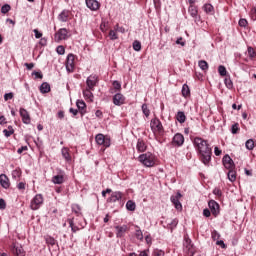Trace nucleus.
I'll list each match as a JSON object with an SVG mask.
<instances>
[{"label": "nucleus", "instance_id": "obj_9", "mask_svg": "<svg viewBox=\"0 0 256 256\" xmlns=\"http://www.w3.org/2000/svg\"><path fill=\"white\" fill-rule=\"evenodd\" d=\"M181 197H183V195H181V192H177L176 195H173L170 197L171 203H173L175 209H177V211H182L183 210V205L181 204V201H179V199H181Z\"/></svg>", "mask_w": 256, "mask_h": 256}, {"label": "nucleus", "instance_id": "obj_11", "mask_svg": "<svg viewBox=\"0 0 256 256\" xmlns=\"http://www.w3.org/2000/svg\"><path fill=\"white\" fill-rule=\"evenodd\" d=\"M66 71H68V73H73V71H75V56L73 54H68L67 56Z\"/></svg>", "mask_w": 256, "mask_h": 256}, {"label": "nucleus", "instance_id": "obj_43", "mask_svg": "<svg viewBox=\"0 0 256 256\" xmlns=\"http://www.w3.org/2000/svg\"><path fill=\"white\" fill-rule=\"evenodd\" d=\"M211 237L213 241H219V239H221V234H219L217 230H213L211 233Z\"/></svg>", "mask_w": 256, "mask_h": 256}, {"label": "nucleus", "instance_id": "obj_48", "mask_svg": "<svg viewBox=\"0 0 256 256\" xmlns=\"http://www.w3.org/2000/svg\"><path fill=\"white\" fill-rule=\"evenodd\" d=\"M91 91H94V90H91V89H89V87H87V89H85L83 91L84 97H93V92H91Z\"/></svg>", "mask_w": 256, "mask_h": 256}, {"label": "nucleus", "instance_id": "obj_7", "mask_svg": "<svg viewBox=\"0 0 256 256\" xmlns=\"http://www.w3.org/2000/svg\"><path fill=\"white\" fill-rule=\"evenodd\" d=\"M55 41H65L69 39V31L66 28H60L54 35Z\"/></svg>", "mask_w": 256, "mask_h": 256}, {"label": "nucleus", "instance_id": "obj_33", "mask_svg": "<svg viewBox=\"0 0 256 256\" xmlns=\"http://www.w3.org/2000/svg\"><path fill=\"white\" fill-rule=\"evenodd\" d=\"M245 147L246 149H248V151H253V149H255V141H253V139L247 140L245 143Z\"/></svg>", "mask_w": 256, "mask_h": 256}, {"label": "nucleus", "instance_id": "obj_61", "mask_svg": "<svg viewBox=\"0 0 256 256\" xmlns=\"http://www.w3.org/2000/svg\"><path fill=\"white\" fill-rule=\"evenodd\" d=\"M213 193H214V195H217V197H221V195H223V192H221V189H219V188H215L213 190Z\"/></svg>", "mask_w": 256, "mask_h": 256}, {"label": "nucleus", "instance_id": "obj_41", "mask_svg": "<svg viewBox=\"0 0 256 256\" xmlns=\"http://www.w3.org/2000/svg\"><path fill=\"white\" fill-rule=\"evenodd\" d=\"M218 73L221 75V77H225L227 75V68H225L223 65H220L218 67Z\"/></svg>", "mask_w": 256, "mask_h": 256}, {"label": "nucleus", "instance_id": "obj_24", "mask_svg": "<svg viewBox=\"0 0 256 256\" xmlns=\"http://www.w3.org/2000/svg\"><path fill=\"white\" fill-rule=\"evenodd\" d=\"M136 149L139 153H145L147 151V145L142 139H138Z\"/></svg>", "mask_w": 256, "mask_h": 256}, {"label": "nucleus", "instance_id": "obj_3", "mask_svg": "<svg viewBox=\"0 0 256 256\" xmlns=\"http://www.w3.org/2000/svg\"><path fill=\"white\" fill-rule=\"evenodd\" d=\"M119 203L120 207H123L125 203L123 202V192L115 191L112 192L110 197L107 199V203Z\"/></svg>", "mask_w": 256, "mask_h": 256}, {"label": "nucleus", "instance_id": "obj_42", "mask_svg": "<svg viewBox=\"0 0 256 256\" xmlns=\"http://www.w3.org/2000/svg\"><path fill=\"white\" fill-rule=\"evenodd\" d=\"M10 11H11V5H9V4H4L1 7V13H3L4 15L9 13Z\"/></svg>", "mask_w": 256, "mask_h": 256}, {"label": "nucleus", "instance_id": "obj_16", "mask_svg": "<svg viewBox=\"0 0 256 256\" xmlns=\"http://www.w3.org/2000/svg\"><path fill=\"white\" fill-rule=\"evenodd\" d=\"M20 117L22 118V122L25 125H29L31 123V116L29 115V112L25 108H20L19 110Z\"/></svg>", "mask_w": 256, "mask_h": 256}, {"label": "nucleus", "instance_id": "obj_64", "mask_svg": "<svg viewBox=\"0 0 256 256\" xmlns=\"http://www.w3.org/2000/svg\"><path fill=\"white\" fill-rule=\"evenodd\" d=\"M27 146H21L18 150H17V153L19 155H21V153H23V151H27Z\"/></svg>", "mask_w": 256, "mask_h": 256}, {"label": "nucleus", "instance_id": "obj_1", "mask_svg": "<svg viewBox=\"0 0 256 256\" xmlns=\"http://www.w3.org/2000/svg\"><path fill=\"white\" fill-rule=\"evenodd\" d=\"M193 145L194 149L198 153L200 161L204 165L209 166L211 163V156L213 155V150L211 149L209 142L201 137H195L193 140Z\"/></svg>", "mask_w": 256, "mask_h": 256}, {"label": "nucleus", "instance_id": "obj_44", "mask_svg": "<svg viewBox=\"0 0 256 256\" xmlns=\"http://www.w3.org/2000/svg\"><path fill=\"white\" fill-rule=\"evenodd\" d=\"M45 239H46L47 245H51L52 247L53 245H55V243H57V240H55V238L51 236H47Z\"/></svg>", "mask_w": 256, "mask_h": 256}, {"label": "nucleus", "instance_id": "obj_5", "mask_svg": "<svg viewBox=\"0 0 256 256\" xmlns=\"http://www.w3.org/2000/svg\"><path fill=\"white\" fill-rule=\"evenodd\" d=\"M97 145H103V147H111V138L105 137L102 133L95 136Z\"/></svg>", "mask_w": 256, "mask_h": 256}, {"label": "nucleus", "instance_id": "obj_38", "mask_svg": "<svg viewBox=\"0 0 256 256\" xmlns=\"http://www.w3.org/2000/svg\"><path fill=\"white\" fill-rule=\"evenodd\" d=\"M109 38L111 41H116V39H119V36L117 35V30H115V27H114V30H110Z\"/></svg>", "mask_w": 256, "mask_h": 256}, {"label": "nucleus", "instance_id": "obj_21", "mask_svg": "<svg viewBox=\"0 0 256 256\" xmlns=\"http://www.w3.org/2000/svg\"><path fill=\"white\" fill-rule=\"evenodd\" d=\"M0 185L3 187V189H9L11 186V183L9 182V177L5 174L0 175Z\"/></svg>", "mask_w": 256, "mask_h": 256}, {"label": "nucleus", "instance_id": "obj_56", "mask_svg": "<svg viewBox=\"0 0 256 256\" xmlns=\"http://www.w3.org/2000/svg\"><path fill=\"white\" fill-rule=\"evenodd\" d=\"M216 245H219L222 249H227V245L223 240H217Z\"/></svg>", "mask_w": 256, "mask_h": 256}, {"label": "nucleus", "instance_id": "obj_60", "mask_svg": "<svg viewBox=\"0 0 256 256\" xmlns=\"http://www.w3.org/2000/svg\"><path fill=\"white\" fill-rule=\"evenodd\" d=\"M25 182H19L17 185V189H19V191H25Z\"/></svg>", "mask_w": 256, "mask_h": 256}, {"label": "nucleus", "instance_id": "obj_23", "mask_svg": "<svg viewBox=\"0 0 256 256\" xmlns=\"http://www.w3.org/2000/svg\"><path fill=\"white\" fill-rule=\"evenodd\" d=\"M188 13L197 21V17H199V10L197 9V6L190 5L188 8Z\"/></svg>", "mask_w": 256, "mask_h": 256}, {"label": "nucleus", "instance_id": "obj_30", "mask_svg": "<svg viewBox=\"0 0 256 256\" xmlns=\"http://www.w3.org/2000/svg\"><path fill=\"white\" fill-rule=\"evenodd\" d=\"M126 209L127 211H135V209H137V205L133 200H128L126 203Z\"/></svg>", "mask_w": 256, "mask_h": 256}, {"label": "nucleus", "instance_id": "obj_10", "mask_svg": "<svg viewBox=\"0 0 256 256\" xmlns=\"http://www.w3.org/2000/svg\"><path fill=\"white\" fill-rule=\"evenodd\" d=\"M97 83H99V76L92 74L86 79V85L88 89L95 90L97 87Z\"/></svg>", "mask_w": 256, "mask_h": 256}, {"label": "nucleus", "instance_id": "obj_35", "mask_svg": "<svg viewBox=\"0 0 256 256\" xmlns=\"http://www.w3.org/2000/svg\"><path fill=\"white\" fill-rule=\"evenodd\" d=\"M198 66L200 67V69H201L202 71H207V69H209V64H208L207 61H205V60H200V61L198 62Z\"/></svg>", "mask_w": 256, "mask_h": 256}, {"label": "nucleus", "instance_id": "obj_54", "mask_svg": "<svg viewBox=\"0 0 256 256\" xmlns=\"http://www.w3.org/2000/svg\"><path fill=\"white\" fill-rule=\"evenodd\" d=\"M248 56L253 59V57H255V50L253 49V47H248Z\"/></svg>", "mask_w": 256, "mask_h": 256}, {"label": "nucleus", "instance_id": "obj_29", "mask_svg": "<svg viewBox=\"0 0 256 256\" xmlns=\"http://www.w3.org/2000/svg\"><path fill=\"white\" fill-rule=\"evenodd\" d=\"M49 91H51V85H49V83L47 82H43L40 86V93H49Z\"/></svg>", "mask_w": 256, "mask_h": 256}, {"label": "nucleus", "instance_id": "obj_46", "mask_svg": "<svg viewBox=\"0 0 256 256\" xmlns=\"http://www.w3.org/2000/svg\"><path fill=\"white\" fill-rule=\"evenodd\" d=\"M224 83L227 89H233V81L231 80V78H225Z\"/></svg>", "mask_w": 256, "mask_h": 256}, {"label": "nucleus", "instance_id": "obj_19", "mask_svg": "<svg viewBox=\"0 0 256 256\" xmlns=\"http://www.w3.org/2000/svg\"><path fill=\"white\" fill-rule=\"evenodd\" d=\"M113 103L114 105H117L118 107H121V105L125 104V96L121 93H117L113 96Z\"/></svg>", "mask_w": 256, "mask_h": 256}, {"label": "nucleus", "instance_id": "obj_32", "mask_svg": "<svg viewBox=\"0 0 256 256\" xmlns=\"http://www.w3.org/2000/svg\"><path fill=\"white\" fill-rule=\"evenodd\" d=\"M182 95L184 97H189V95H191V89H189V85L183 84V86H182Z\"/></svg>", "mask_w": 256, "mask_h": 256}, {"label": "nucleus", "instance_id": "obj_36", "mask_svg": "<svg viewBox=\"0 0 256 256\" xmlns=\"http://www.w3.org/2000/svg\"><path fill=\"white\" fill-rule=\"evenodd\" d=\"M3 133H4L5 137H11V135H13V133H15V130L13 129V126H8L7 129L3 130Z\"/></svg>", "mask_w": 256, "mask_h": 256}, {"label": "nucleus", "instance_id": "obj_49", "mask_svg": "<svg viewBox=\"0 0 256 256\" xmlns=\"http://www.w3.org/2000/svg\"><path fill=\"white\" fill-rule=\"evenodd\" d=\"M73 212L75 213V215H77V217H79V215H81V207L79 205H75L72 208Z\"/></svg>", "mask_w": 256, "mask_h": 256}, {"label": "nucleus", "instance_id": "obj_2", "mask_svg": "<svg viewBox=\"0 0 256 256\" xmlns=\"http://www.w3.org/2000/svg\"><path fill=\"white\" fill-rule=\"evenodd\" d=\"M138 159L144 167H153L155 165V157L151 153L141 154Z\"/></svg>", "mask_w": 256, "mask_h": 256}, {"label": "nucleus", "instance_id": "obj_52", "mask_svg": "<svg viewBox=\"0 0 256 256\" xmlns=\"http://www.w3.org/2000/svg\"><path fill=\"white\" fill-rule=\"evenodd\" d=\"M240 27H246L248 25L247 19L241 18L238 22Z\"/></svg>", "mask_w": 256, "mask_h": 256}, {"label": "nucleus", "instance_id": "obj_59", "mask_svg": "<svg viewBox=\"0 0 256 256\" xmlns=\"http://www.w3.org/2000/svg\"><path fill=\"white\" fill-rule=\"evenodd\" d=\"M33 31L36 39H41V37H43V33L39 32V30L34 29Z\"/></svg>", "mask_w": 256, "mask_h": 256}, {"label": "nucleus", "instance_id": "obj_39", "mask_svg": "<svg viewBox=\"0 0 256 256\" xmlns=\"http://www.w3.org/2000/svg\"><path fill=\"white\" fill-rule=\"evenodd\" d=\"M203 9H204L205 13L213 14V11H214L213 5H211V4H204Z\"/></svg>", "mask_w": 256, "mask_h": 256}, {"label": "nucleus", "instance_id": "obj_50", "mask_svg": "<svg viewBox=\"0 0 256 256\" xmlns=\"http://www.w3.org/2000/svg\"><path fill=\"white\" fill-rule=\"evenodd\" d=\"M56 52L58 55H65V47L63 45H60L56 48Z\"/></svg>", "mask_w": 256, "mask_h": 256}, {"label": "nucleus", "instance_id": "obj_4", "mask_svg": "<svg viewBox=\"0 0 256 256\" xmlns=\"http://www.w3.org/2000/svg\"><path fill=\"white\" fill-rule=\"evenodd\" d=\"M41 205H43V195L36 194L30 202V209L37 211V209H41Z\"/></svg>", "mask_w": 256, "mask_h": 256}, {"label": "nucleus", "instance_id": "obj_13", "mask_svg": "<svg viewBox=\"0 0 256 256\" xmlns=\"http://www.w3.org/2000/svg\"><path fill=\"white\" fill-rule=\"evenodd\" d=\"M208 207H209L213 216L217 217L219 215L220 206H219V203H217L215 200H210L208 202Z\"/></svg>", "mask_w": 256, "mask_h": 256}, {"label": "nucleus", "instance_id": "obj_55", "mask_svg": "<svg viewBox=\"0 0 256 256\" xmlns=\"http://www.w3.org/2000/svg\"><path fill=\"white\" fill-rule=\"evenodd\" d=\"M113 87H114V89H116V91H120V89H121V83H120L119 81L115 80V81L113 82Z\"/></svg>", "mask_w": 256, "mask_h": 256}, {"label": "nucleus", "instance_id": "obj_51", "mask_svg": "<svg viewBox=\"0 0 256 256\" xmlns=\"http://www.w3.org/2000/svg\"><path fill=\"white\" fill-rule=\"evenodd\" d=\"M13 97H14L13 92L6 93V94H4V101H9V100L13 99Z\"/></svg>", "mask_w": 256, "mask_h": 256}, {"label": "nucleus", "instance_id": "obj_28", "mask_svg": "<svg viewBox=\"0 0 256 256\" xmlns=\"http://www.w3.org/2000/svg\"><path fill=\"white\" fill-rule=\"evenodd\" d=\"M176 119L178 123H185V121H187V116H185V112L178 111L176 115Z\"/></svg>", "mask_w": 256, "mask_h": 256}, {"label": "nucleus", "instance_id": "obj_17", "mask_svg": "<svg viewBox=\"0 0 256 256\" xmlns=\"http://www.w3.org/2000/svg\"><path fill=\"white\" fill-rule=\"evenodd\" d=\"M86 2V7L90 9V11H99L101 7V3L97 0H85Z\"/></svg>", "mask_w": 256, "mask_h": 256}, {"label": "nucleus", "instance_id": "obj_6", "mask_svg": "<svg viewBox=\"0 0 256 256\" xmlns=\"http://www.w3.org/2000/svg\"><path fill=\"white\" fill-rule=\"evenodd\" d=\"M151 130L154 133H163V124L159 118H154L150 121Z\"/></svg>", "mask_w": 256, "mask_h": 256}, {"label": "nucleus", "instance_id": "obj_8", "mask_svg": "<svg viewBox=\"0 0 256 256\" xmlns=\"http://www.w3.org/2000/svg\"><path fill=\"white\" fill-rule=\"evenodd\" d=\"M10 249L15 256H25V250L23 249V246L18 242H13Z\"/></svg>", "mask_w": 256, "mask_h": 256}, {"label": "nucleus", "instance_id": "obj_14", "mask_svg": "<svg viewBox=\"0 0 256 256\" xmlns=\"http://www.w3.org/2000/svg\"><path fill=\"white\" fill-rule=\"evenodd\" d=\"M185 143V137L181 133H176L172 139V145L174 147H181Z\"/></svg>", "mask_w": 256, "mask_h": 256}, {"label": "nucleus", "instance_id": "obj_27", "mask_svg": "<svg viewBox=\"0 0 256 256\" xmlns=\"http://www.w3.org/2000/svg\"><path fill=\"white\" fill-rule=\"evenodd\" d=\"M227 177L231 183H235V181H237V172H235L233 169H230L228 170Z\"/></svg>", "mask_w": 256, "mask_h": 256}, {"label": "nucleus", "instance_id": "obj_47", "mask_svg": "<svg viewBox=\"0 0 256 256\" xmlns=\"http://www.w3.org/2000/svg\"><path fill=\"white\" fill-rule=\"evenodd\" d=\"M133 49L134 51H141V42H139L138 40H135L133 42Z\"/></svg>", "mask_w": 256, "mask_h": 256}, {"label": "nucleus", "instance_id": "obj_31", "mask_svg": "<svg viewBox=\"0 0 256 256\" xmlns=\"http://www.w3.org/2000/svg\"><path fill=\"white\" fill-rule=\"evenodd\" d=\"M21 175H23L21 168H16L12 171V179H21Z\"/></svg>", "mask_w": 256, "mask_h": 256}, {"label": "nucleus", "instance_id": "obj_62", "mask_svg": "<svg viewBox=\"0 0 256 256\" xmlns=\"http://www.w3.org/2000/svg\"><path fill=\"white\" fill-rule=\"evenodd\" d=\"M7 207V203H5V200L0 198V209L3 210Z\"/></svg>", "mask_w": 256, "mask_h": 256}, {"label": "nucleus", "instance_id": "obj_58", "mask_svg": "<svg viewBox=\"0 0 256 256\" xmlns=\"http://www.w3.org/2000/svg\"><path fill=\"white\" fill-rule=\"evenodd\" d=\"M153 256H165V252L163 250H155Z\"/></svg>", "mask_w": 256, "mask_h": 256}, {"label": "nucleus", "instance_id": "obj_45", "mask_svg": "<svg viewBox=\"0 0 256 256\" xmlns=\"http://www.w3.org/2000/svg\"><path fill=\"white\" fill-rule=\"evenodd\" d=\"M231 133L237 135L239 133V123H234L231 127Z\"/></svg>", "mask_w": 256, "mask_h": 256}, {"label": "nucleus", "instance_id": "obj_20", "mask_svg": "<svg viewBox=\"0 0 256 256\" xmlns=\"http://www.w3.org/2000/svg\"><path fill=\"white\" fill-rule=\"evenodd\" d=\"M116 229V237H118V239H121V237H125V233H127V229H129L127 227V225H122V226H115Z\"/></svg>", "mask_w": 256, "mask_h": 256}, {"label": "nucleus", "instance_id": "obj_22", "mask_svg": "<svg viewBox=\"0 0 256 256\" xmlns=\"http://www.w3.org/2000/svg\"><path fill=\"white\" fill-rule=\"evenodd\" d=\"M76 107H78L82 116L87 113V111L85 110V109H87V104H85V101L77 100Z\"/></svg>", "mask_w": 256, "mask_h": 256}, {"label": "nucleus", "instance_id": "obj_25", "mask_svg": "<svg viewBox=\"0 0 256 256\" xmlns=\"http://www.w3.org/2000/svg\"><path fill=\"white\" fill-rule=\"evenodd\" d=\"M59 21L62 23H67L69 20V10H63L59 15H58Z\"/></svg>", "mask_w": 256, "mask_h": 256}, {"label": "nucleus", "instance_id": "obj_40", "mask_svg": "<svg viewBox=\"0 0 256 256\" xmlns=\"http://www.w3.org/2000/svg\"><path fill=\"white\" fill-rule=\"evenodd\" d=\"M142 113L145 115V117H149V115H151V110H149L147 104L142 105Z\"/></svg>", "mask_w": 256, "mask_h": 256}, {"label": "nucleus", "instance_id": "obj_15", "mask_svg": "<svg viewBox=\"0 0 256 256\" xmlns=\"http://www.w3.org/2000/svg\"><path fill=\"white\" fill-rule=\"evenodd\" d=\"M223 165L225 167V169H235V162H233V159L231 158V156H229V154H226L223 159H222Z\"/></svg>", "mask_w": 256, "mask_h": 256}, {"label": "nucleus", "instance_id": "obj_57", "mask_svg": "<svg viewBox=\"0 0 256 256\" xmlns=\"http://www.w3.org/2000/svg\"><path fill=\"white\" fill-rule=\"evenodd\" d=\"M32 75L35 76V79H43V73L34 71L32 72Z\"/></svg>", "mask_w": 256, "mask_h": 256}, {"label": "nucleus", "instance_id": "obj_26", "mask_svg": "<svg viewBox=\"0 0 256 256\" xmlns=\"http://www.w3.org/2000/svg\"><path fill=\"white\" fill-rule=\"evenodd\" d=\"M61 153H62V157L65 159V161L70 163V161H71V154H69V148L63 147L62 150H61Z\"/></svg>", "mask_w": 256, "mask_h": 256}, {"label": "nucleus", "instance_id": "obj_12", "mask_svg": "<svg viewBox=\"0 0 256 256\" xmlns=\"http://www.w3.org/2000/svg\"><path fill=\"white\" fill-rule=\"evenodd\" d=\"M183 247H184V251H185L186 253H191V256L194 255V252H193V243H192L191 240L189 239V235H185V236H184Z\"/></svg>", "mask_w": 256, "mask_h": 256}, {"label": "nucleus", "instance_id": "obj_63", "mask_svg": "<svg viewBox=\"0 0 256 256\" xmlns=\"http://www.w3.org/2000/svg\"><path fill=\"white\" fill-rule=\"evenodd\" d=\"M203 215H204V217H211V210L205 208L203 210Z\"/></svg>", "mask_w": 256, "mask_h": 256}, {"label": "nucleus", "instance_id": "obj_53", "mask_svg": "<svg viewBox=\"0 0 256 256\" xmlns=\"http://www.w3.org/2000/svg\"><path fill=\"white\" fill-rule=\"evenodd\" d=\"M115 31H118V33H125V27L123 26H119V24H117L116 26H114Z\"/></svg>", "mask_w": 256, "mask_h": 256}, {"label": "nucleus", "instance_id": "obj_37", "mask_svg": "<svg viewBox=\"0 0 256 256\" xmlns=\"http://www.w3.org/2000/svg\"><path fill=\"white\" fill-rule=\"evenodd\" d=\"M69 227L71 228L72 233H77L79 231V227L75 226L73 219H68Z\"/></svg>", "mask_w": 256, "mask_h": 256}, {"label": "nucleus", "instance_id": "obj_18", "mask_svg": "<svg viewBox=\"0 0 256 256\" xmlns=\"http://www.w3.org/2000/svg\"><path fill=\"white\" fill-rule=\"evenodd\" d=\"M52 183H54V185H63V183H65V172L60 171V174L53 176Z\"/></svg>", "mask_w": 256, "mask_h": 256}, {"label": "nucleus", "instance_id": "obj_34", "mask_svg": "<svg viewBox=\"0 0 256 256\" xmlns=\"http://www.w3.org/2000/svg\"><path fill=\"white\" fill-rule=\"evenodd\" d=\"M135 237L138 239V241H143V231H141L139 226H136Z\"/></svg>", "mask_w": 256, "mask_h": 256}]
</instances>
